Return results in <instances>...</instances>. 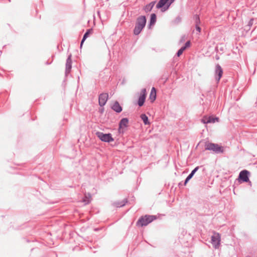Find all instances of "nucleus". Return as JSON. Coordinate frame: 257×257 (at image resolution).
<instances>
[{
  "instance_id": "f257e3e1",
  "label": "nucleus",
  "mask_w": 257,
  "mask_h": 257,
  "mask_svg": "<svg viewBox=\"0 0 257 257\" xmlns=\"http://www.w3.org/2000/svg\"><path fill=\"white\" fill-rule=\"evenodd\" d=\"M147 23V19L145 16H141L137 18L135 26L133 30L135 35H138L141 33L145 27Z\"/></svg>"
},
{
  "instance_id": "f03ea898",
  "label": "nucleus",
  "mask_w": 257,
  "mask_h": 257,
  "mask_svg": "<svg viewBox=\"0 0 257 257\" xmlns=\"http://www.w3.org/2000/svg\"><path fill=\"white\" fill-rule=\"evenodd\" d=\"M157 219V216L153 215H146L142 216L137 221L136 224L138 226H145Z\"/></svg>"
},
{
  "instance_id": "7ed1b4c3",
  "label": "nucleus",
  "mask_w": 257,
  "mask_h": 257,
  "mask_svg": "<svg viewBox=\"0 0 257 257\" xmlns=\"http://www.w3.org/2000/svg\"><path fill=\"white\" fill-rule=\"evenodd\" d=\"M205 150L211 151L215 154H220L224 152V148L222 146L217 144L206 142L205 143Z\"/></svg>"
},
{
  "instance_id": "20e7f679",
  "label": "nucleus",
  "mask_w": 257,
  "mask_h": 257,
  "mask_svg": "<svg viewBox=\"0 0 257 257\" xmlns=\"http://www.w3.org/2000/svg\"><path fill=\"white\" fill-rule=\"evenodd\" d=\"M221 235L219 233L213 231V235L211 236V243L215 249H218L220 246Z\"/></svg>"
},
{
  "instance_id": "39448f33",
  "label": "nucleus",
  "mask_w": 257,
  "mask_h": 257,
  "mask_svg": "<svg viewBox=\"0 0 257 257\" xmlns=\"http://www.w3.org/2000/svg\"><path fill=\"white\" fill-rule=\"evenodd\" d=\"M249 172L246 170H243L240 172L237 180L238 182L241 183L242 182H248L249 184L251 186V182L249 181Z\"/></svg>"
},
{
  "instance_id": "423d86ee",
  "label": "nucleus",
  "mask_w": 257,
  "mask_h": 257,
  "mask_svg": "<svg viewBox=\"0 0 257 257\" xmlns=\"http://www.w3.org/2000/svg\"><path fill=\"white\" fill-rule=\"evenodd\" d=\"M96 136L102 142L109 143L114 141L112 135L110 133L104 134L102 132H97Z\"/></svg>"
},
{
  "instance_id": "0eeeda50",
  "label": "nucleus",
  "mask_w": 257,
  "mask_h": 257,
  "mask_svg": "<svg viewBox=\"0 0 257 257\" xmlns=\"http://www.w3.org/2000/svg\"><path fill=\"white\" fill-rule=\"evenodd\" d=\"M174 1L175 0H160L156 5V8L158 9H163L165 11Z\"/></svg>"
},
{
  "instance_id": "6e6552de",
  "label": "nucleus",
  "mask_w": 257,
  "mask_h": 257,
  "mask_svg": "<svg viewBox=\"0 0 257 257\" xmlns=\"http://www.w3.org/2000/svg\"><path fill=\"white\" fill-rule=\"evenodd\" d=\"M223 74V70L221 66L217 64L215 66V79L217 82H219Z\"/></svg>"
},
{
  "instance_id": "1a4fd4ad",
  "label": "nucleus",
  "mask_w": 257,
  "mask_h": 257,
  "mask_svg": "<svg viewBox=\"0 0 257 257\" xmlns=\"http://www.w3.org/2000/svg\"><path fill=\"white\" fill-rule=\"evenodd\" d=\"M147 96L146 89L143 88L141 90V94L139 96V99L138 101V104L140 107L142 106L145 102Z\"/></svg>"
},
{
  "instance_id": "9d476101",
  "label": "nucleus",
  "mask_w": 257,
  "mask_h": 257,
  "mask_svg": "<svg viewBox=\"0 0 257 257\" xmlns=\"http://www.w3.org/2000/svg\"><path fill=\"white\" fill-rule=\"evenodd\" d=\"M108 99V94L107 93H102L99 94L98 97V103L100 106L103 107L105 105Z\"/></svg>"
},
{
  "instance_id": "9b49d317",
  "label": "nucleus",
  "mask_w": 257,
  "mask_h": 257,
  "mask_svg": "<svg viewBox=\"0 0 257 257\" xmlns=\"http://www.w3.org/2000/svg\"><path fill=\"white\" fill-rule=\"evenodd\" d=\"M72 55L70 54L67 59H66V68H65V76H67L70 73L72 68Z\"/></svg>"
},
{
  "instance_id": "f8f14e48",
  "label": "nucleus",
  "mask_w": 257,
  "mask_h": 257,
  "mask_svg": "<svg viewBox=\"0 0 257 257\" xmlns=\"http://www.w3.org/2000/svg\"><path fill=\"white\" fill-rule=\"evenodd\" d=\"M128 119L127 118H122L119 121L118 124V132L119 133H123L122 128L123 127H126L128 126Z\"/></svg>"
},
{
  "instance_id": "ddd939ff",
  "label": "nucleus",
  "mask_w": 257,
  "mask_h": 257,
  "mask_svg": "<svg viewBox=\"0 0 257 257\" xmlns=\"http://www.w3.org/2000/svg\"><path fill=\"white\" fill-rule=\"evenodd\" d=\"M111 108L116 113H120L122 110V107L117 101H115L111 106Z\"/></svg>"
},
{
  "instance_id": "4468645a",
  "label": "nucleus",
  "mask_w": 257,
  "mask_h": 257,
  "mask_svg": "<svg viewBox=\"0 0 257 257\" xmlns=\"http://www.w3.org/2000/svg\"><path fill=\"white\" fill-rule=\"evenodd\" d=\"M156 89L155 87H152L150 96H149V99L150 100L151 102H153L156 99Z\"/></svg>"
},
{
  "instance_id": "2eb2a0df",
  "label": "nucleus",
  "mask_w": 257,
  "mask_h": 257,
  "mask_svg": "<svg viewBox=\"0 0 257 257\" xmlns=\"http://www.w3.org/2000/svg\"><path fill=\"white\" fill-rule=\"evenodd\" d=\"M92 32H93L92 29H87L86 30V32L84 33V35L83 36V38H82V40L81 41V43H80V47H82L84 42L88 37L89 35L92 33Z\"/></svg>"
},
{
  "instance_id": "dca6fc26",
  "label": "nucleus",
  "mask_w": 257,
  "mask_h": 257,
  "mask_svg": "<svg viewBox=\"0 0 257 257\" xmlns=\"http://www.w3.org/2000/svg\"><path fill=\"white\" fill-rule=\"evenodd\" d=\"M157 21V16L155 14L153 13L151 15L150 20L148 25L149 28L151 29L152 26H154Z\"/></svg>"
},
{
  "instance_id": "f3484780",
  "label": "nucleus",
  "mask_w": 257,
  "mask_h": 257,
  "mask_svg": "<svg viewBox=\"0 0 257 257\" xmlns=\"http://www.w3.org/2000/svg\"><path fill=\"white\" fill-rule=\"evenodd\" d=\"M127 202V199L125 198L122 201L114 202L113 205L116 207H121L124 206Z\"/></svg>"
},
{
  "instance_id": "a211bd4d",
  "label": "nucleus",
  "mask_w": 257,
  "mask_h": 257,
  "mask_svg": "<svg viewBox=\"0 0 257 257\" xmlns=\"http://www.w3.org/2000/svg\"><path fill=\"white\" fill-rule=\"evenodd\" d=\"M155 2H152L145 6V10L146 12H150L153 8Z\"/></svg>"
},
{
  "instance_id": "6ab92c4d",
  "label": "nucleus",
  "mask_w": 257,
  "mask_h": 257,
  "mask_svg": "<svg viewBox=\"0 0 257 257\" xmlns=\"http://www.w3.org/2000/svg\"><path fill=\"white\" fill-rule=\"evenodd\" d=\"M141 118L143 121L145 125L149 124L150 122L149 121L148 117L145 113H142L140 116Z\"/></svg>"
},
{
  "instance_id": "aec40b11",
  "label": "nucleus",
  "mask_w": 257,
  "mask_h": 257,
  "mask_svg": "<svg viewBox=\"0 0 257 257\" xmlns=\"http://www.w3.org/2000/svg\"><path fill=\"white\" fill-rule=\"evenodd\" d=\"M194 175V172H191L189 174V175L187 177V178L185 179L184 182V185L186 186L187 184V183L189 181V180L193 177Z\"/></svg>"
},
{
  "instance_id": "412c9836",
  "label": "nucleus",
  "mask_w": 257,
  "mask_h": 257,
  "mask_svg": "<svg viewBox=\"0 0 257 257\" xmlns=\"http://www.w3.org/2000/svg\"><path fill=\"white\" fill-rule=\"evenodd\" d=\"M194 18L195 20V25H199L200 24V20L199 16L197 15H196L194 16Z\"/></svg>"
},
{
  "instance_id": "4be33fe9",
  "label": "nucleus",
  "mask_w": 257,
  "mask_h": 257,
  "mask_svg": "<svg viewBox=\"0 0 257 257\" xmlns=\"http://www.w3.org/2000/svg\"><path fill=\"white\" fill-rule=\"evenodd\" d=\"M253 21V18L250 19L249 22H248L247 25L246 26V28H248V30H250V27L252 26Z\"/></svg>"
},
{
  "instance_id": "5701e85b",
  "label": "nucleus",
  "mask_w": 257,
  "mask_h": 257,
  "mask_svg": "<svg viewBox=\"0 0 257 257\" xmlns=\"http://www.w3.org/2000/svg\"><path fill=\"white\" fill-rule=\"evenodd\" d=\"M201 121L204 124H207L209 123L210 120L208 118V117L204 116L201 119Z\"/></svg>"
},
{
  "instance_id": "b1692460",
  "label": "nucleus",
  "mask_w": 257,
  "mask_h": 257,
  "mask_svg": "<svg viewBox=\"0 0 257 257\" xmlns=\"http://www.w3.org/2000/svg\"><path fill=\"white\" fill-rule=\"evenodd\" d=\"M191 45V43L190 41H187L185 45L182 47L184 48V50H185L187 48H189Z\"/></svg>"
},
{
  "instance_id": "393cba45",
  "label": "nucleus",
  "mask_w": 257,
  "mask_h": 257,
  "mask_svg": "<svg viewBox=\"0 0 257 257\" xmlns=\"http://www.w3.org/2000/svg\"><path fill=\"white\" fill-rule=\"evenodd\" d=\"M185 51L184 50V48H183L182 47H181L178 51L176 53V55L178 56V57H179L180 56H181L183 51Z\"/></svg>"
},
{
  "instance_id": "a878e982",
  "label": "nucleus",
  "mask_w": 257,
  "mask_h": 257,
  "mask_svg": "<svg viewBox=\"0 0 257 257\" xmlns=\"http://www.w3.org/2000/svg\"><path fill=\"white\" fill-rule=\"evenodd\" d=\"M83 201L86 204H88L90 202V200H89V198H87L86 196H85V198H83Z\"/></svg>"
},
{
  "instance_id": "bb28decb",
  "label": "nucleus",
  "mask_w": 257,
  "mask_h": 257,
  "mask_svg": "<svg viewBox=\"0 0 257 257\" xmlns=\"http://www.w3.org/2000/svg\"><path fill=\"white\" fill-rule=\"evenodd\" d=\"M181 18H180V17H177L175 19V22L176 23H180V22H181Z\"/></svg>"
},
{
  "instance_id": "cd10ccee",
  "label": "nucleus",
  "mask_w": 257,
  "mask_h": 257,
  "mask_svg": "<svg viewBox=\"0 0 257 257\" xmlns=\"http://www.w3.org/2000/svg\"><path fill=\"white\" fill-rule=\"evenodd\" d=\"M195 28H196V30L198 32H201V28H200V27L199 26V25H195Z\"/></svg>"
},
{
  "instance_id": "c85d7f7f",
  "label": "nucleus",
  "mask_w": 257,
  "mask_h": 257,
  "mask_svg": "<svg viewBox=\"0 0 257 257\" xmlns=\"http://www.w3.org/2000/svg\"><path fill=\"white\" fill-rule=\"evenodd\" d=\"M208 118L210 120L209 123H214V120L213 116H209Z\"/></svg>"
},
{
  "instance_id": "c756f323",
  "label": "nucleus",
  "mask_w": 257,
  "mask_h": 257,
  "mask_svg": "<svg viewBox=\"0 0 257 257\" xmlns=\"http://www.w3.org/2000/svg\"><path fill=\"white\" fill-rule=\"evenodd\" d=\"M199 168V166H197L196 167H195L192 171V172H194V174H195V173L198 170Z\"/></svg>"
},
{
  "instance_id": "7c9ffc66",
  "label": "nucleus",
  "mask_w": 257,
  "mask_h": 257,
  "mask_svg": "<svg viewBox=\"0 0 257 257\" xmlns=\"http://www.w3.org/2000/svg\"><path fill=\"white\" fill-rule=\"evenodd\" d=\"M178 186H179V188H181V187H182L185 186L184 185V183L182 184V182H180L179 183V184H178Z\"/></svg>"
},
{
  "instance_id": "2f4dec72",
  "label": "nucleus",
  "mask_w": 257,
  "mask_h": 257,
  "mask_svg": "<svg viewBox=\"0 0 257 257\" xmlns=\"http://www.w3.org/2000/svg\"><path fill=\"white\" fill-rule=\"evenodd\" d=\"M213 119H214V122H216V121H219V118L217 117H213Z\"/></svg>"
},
{
  "instance_id": "473e14b6",
  "label": "nucleus",
  "mask_w": 257,
  "mask_h": 257,
  "mask_svg": "<svg viewBox=\"0 0 257 257\" xmlns=\"http://www.w3.org/2000/svg\"><path fill=\"white\" fill-rule=\"evenodd\" d=\"M97 15L99 17V18L101 19V17H100V13L99 11H98L97 12Z\"/></svg>"
},
{
  "instance_id": "72a5a7b5",
  "label": "nucleus",
  "mask_w": 257,
  "mask_h": 257,
  "mask_svg": "<svg viewBox=\"0 0 257 257\" xmlns=\"http://www.w3.org/2000/svg\"><path fill=\"white\" fill-rule=\"evenodd\" d=\"M99 111L101 113H102L104 111V108L102 107V108L100 109Z\"/></svg>"
},
{
  "instance_id": "f704fd0d",
  "label": "nucleus",
  "mask_w": 257,
  "mask_h": 257,
  "mask_svg": "<svg viewBox=\"0 0 257 257\" xmlns=\"http://www.w3.org/2000/svg\"><path fill=\"white\" fill-rule=\"evenodd\" d=\"M244 29L246 31H249V30H248V28H246V26H245V28Z\"/></svg>"
},
{
  "instance_id": "c9c22d12",
  "label": "nucleus",
  "mask_w": 257,
  "mask_h": 257,
  "mask_svg": "<svg viewBox=\"0 0 257 257\" xmlns=\"http://www.w3.org/2000/svg\"><path fill=\"white\" fill-rule=\"evenodd\" d=\"M216 59H219V57H216Z\"/></svg>"
},
{
  "instance_id": "e433bc0d",
  "label": "nucleus",
  "mask_w": 257,
  "mask_h": 257,
  "mask_svg": "<svg viewBox=\"0 0 257 257\" xmlns=\"http://www.w3.org/2000/svg\"><path fill=\"white\" fill-rule=\"evenodd\" d=\"M245 257H250V256H249V255H247V256H245Z\"/></svg>"
}]
</instances>
